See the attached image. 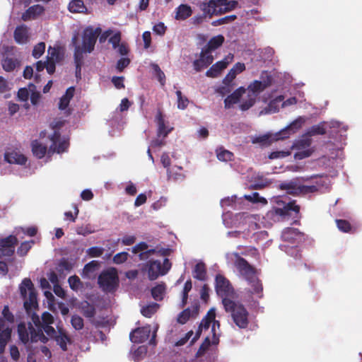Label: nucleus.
Returning <instances> with one entry per match:
<instances>
[{
  "label": "nucleus",
  "instance_id": "49",
  "mask_svg": "<svg viewBox=\"0 0 362 362\" xmlns=\"http://www.w3.org/2000/svg\"><path fill=\"white\" fill-rule=\"evenodd\" d=\"M244 197L247 200L252 202H257V203H261L262 204H266L267 203V201L266 200V199L260 197L259 195V194L257 192H254L252 194H249V195H245Z\"/></svg>",
  "mask_w": 362,
  "mask_h": 362
},
{
  "label": "nucleus",
  "instance_id": "11",
  "mask_svg": "<svg viewBox=\"0 0 362 362\" xmlns=\"http://www.w3.org/2000/svg\"><path fill=\"white\" fill-rule=\"evenodd\" d=\"M100 33V28L93 29V27H87L83 33L81 48L88 53H90L94 49L97 38Z\"/></svg>",
  "mask_w": 362,
  "mask_h": 362
},
{
  "label": "nucleus",
  "instance_id": "57",
  "mask_svg": "<svg viewBox=\"0 0 362 362\" xmlns=\"http://www.w3.org/2000/svg\"><path fill=\"white\" fill-rule=\"evenodd\" d=\"M291 154L289 151H276L271 153L269 156L270 159L285 158Z\"/></svg>",
  "mask_w": 362,
  "mask_h": 362
},
{
  "label": "nucleus",
  "instance_id": "40",
  "mask_svg": "<svg viewBox=\"0 0 362 362\" xmlns=\"http://www.w3.org/2000/svg\"><path fill=\"white\" fill-rule=\"evenodd\" d=\"M98 267V263L97 261H91L85 265L82 276L83 277L90 278L93 275H94V272L97 269Z\"/></svg>",
  "mask_w": 362,
  "mask_h": 362
},
{
  "label": "nucleus",
  "instance_id": "27",
  "mask_svg": "<svg viewBox=\"0 0 362 362\" xmlns=\"http://www.w3.org/2000/svg\"><path fill=\"white\" fill-rule=\"evenodd\" d=\"M11 329L8 326H5L4 322L0 321V354L3 353L11 337Z\"/></svg>",
  "mask_w": 362,
  "mask_h": 362
},
{
  "label": "nucleus",
  "instance_id": "24",
  "mask_svg": "<svg viewBox=\"0 0 362 362\" xmlns=\"http://www.w3.org/2000/svg\"><path fill=\"white\" fill-rule=\"evenodd\" d=\"M328 125L330 128H339L341 124L339 122L337 121H332L329 123L321 122L317 125H314L313 127H312L308 132V134L310 136L324 134L326 132V128Z\"/></svg>",
  "mask_w": 362,
  "mask_h": 362
},
{
  "label": "nucleus",
  "instance_id": "12",
  "mask_svg": "<svg viewBox=\"0 0 362 362\" xmlns=\"http://www.w3.org/2000/svg\"><path fill=\"white\" fill-rule=\"evenodd\" d=\"M281 189L286 190L288 194H300L313 192L316 187L301 185L297 181H291L281 185Z\"/></svg>",
  "mask_w": 362,
  "mask_h": 362
},
{
  "label": "nucleus",
  "instance_id": "30",
  "mask_svg": "<svg viewBox=\"0 0 362 362\" xmlns=\"http://www.w3.org/2000/svg\"><path fill=\"white\" fill-rule=\"evenodd\" d=\"M192 9L187 4H180L175 9V18L177 21H185L190 17L192 14Z\"/></svg>",
  "mask_w": 362,
  "mask_h": 362
},
{
  "label": "nucleus",
  "instance_id": "51",
  "mask_svg": "<svg viewBox=\"0 0 362 362\" xmlns=\"http://www.w3.org/2000/svg\"><path fill=\"white\" fill-rule=\"evenodd\" d=\"M259 81H265L264 84H265V86L267 88L269 87L273 81V78L271 75V74L268 71H262L259 77Z\"/></svg>",
  "mask_w": 362,
  "mask_h": 362
},
{
  "label": "nucleus",
  "instance_id": "39",
  "mask_svg": "<svg viewBox=\"0 0 362 362\" xmlns=\"http://www.w3.org/2000/svg\"><path fill=\"white\" fill-rule=\"evenodd\" d=\"M194 277L199 279L204 280L206 278V267L202 262H199L196 264L194 269Z\"/></svg>",
  "mask_w": 362,
  "mask_h": 362
},
{
  "label": "nucleus",
  "instance_id": "47",
  "mask_svg": "<svg viewBox=\"0 0 362 362\" xmlns=\"http://www.w3.org/2000/svg\"><path fill=\"white\" fill-rule=\"evenodd\" d=\"M217 158L221 161L230 160L233 158V153L228 150L220 148L216 150Z\"/></svg>",
  "mask_w": 362,
  "mask_h": 362
},
{
  "label": "nucleus",
  "instance_id": "15",
  "mask_svg": "<svg viewBox=\"0 0 362 362\" xmlns=\"http://www.w3.org/2000/svg\"><path fill=\"white\" fill-rule=\"evenodd\" d=\"M18 100L25 108H28L30 105H36L40 99V92H16Z\"/></svg>",
  "mask_w": 362,
  "mask_h": 362
},
{
  "label": "nucleus",
  "instance_id": "22",
  "mask_svg": "<svg viewBox=\"0 0 362 362\" xmlns=\"http://www.w3.org/2000/svg\"><path fill=\"white\" fill-rule=\"evenodd\" d=\"M310 144V141L305 139V141H299L295 144L296 148L299 150L294 155L296 159L301 160L311 155L312 151L308 148Z\"/></svg>",
  "mask_w": 362,
  "mask_h": 362
},
{
  "label": "nucleus",
  "instance_id": "17",
  "mask_svg": "<svg viewBox=\"0 0 362 362\" xmlns=\"http://www.w3.org/2000/svg\"><path fill=\"white\" fill-rule=\"evenodd\" d=\"M233 56H228L223 59L213 64L209 70L206 72V76L211 78H216L218 76L221 72L227 68L228 65L233 59Z\"/></svg>",
  "mask_w": 362,
  "mask_h": 362
},
{
  "label": "nucleus",
  "instance_id": "25",
  "mask_svg": "<svg viewBox=\"0 0 362 362\" xmlns=\"http://www.w3.org/2000/svg\"><path fill=\"white\" fill-rule=\"evenodd\" d=\"M238 217L242 220V223L243 226H247L248 233L252 232L257 228H260L259 224L257 222V220L259 218L257 216H250L245 214H240Z\"/></svg>",
  "mask_w": 362,
  "mask_h": 362
},
{
  "label": "nucleus",
  "instance_id": "41",
  "mask_svg": "<svg viewBox=\"0 0 362 362\" xmlns=\"http://www.w3.org/2000/svg\"><path fill=\"white\" fill-rule=\"evenodd\" d=\"M165 293V286L160 284L153 287L151 290L153 298L156 300H162Z\"/></svg>",
  "mask_w": 362,
  "mask_h": 362
},
{
  "label": "nucleus",
  "instance_id": "7",
  "mask_svg": "<svg viewBox=\"0 0 362 362\" xmlns=\"http://www.w3.org/2000/svg\"><path fill=\"white\" fill-rule=\"evenodd\" d=\"M216 291L222 298L225 309H229L234 297V291L229 281L221 274L216 277Z\"/></svg>",
  "mask_w": 362,
  "mask_h": 362
},
{
  "label": "nucleus",
  "instance_id": "9",
  "mask_svg": "<svg viewBox=\"0 0 362 362\" xmlns=\"http://www.w3.org/2000/svg\"><path fill=\"white\" fill-rule=\"evenodd\" d=\"M98 284L103 291H114L119 284L117 270L114 268H109L103 272L98 277Z\"/></svg>",
  "mask_w": 362,
  "mask_h": 362
},
{
  "label": "nucleus",
  "instance_id": "36",
  "mask_svg": "<svg viewBox=\"0 0 362 362\" xmlns=\"http://www.w3.org/2000/svg\"><path fill=\"white\" fill-rule=\"evenodd\" d=\"M54 337L62 349L66 351L67 349V344L71 342L69 337L66 333L62 329H59L57 334H56Z\"/></svg>",
  "mask_w": 362,
  "mask_h": 362
},
{
  "label": "nucleus",
  "instance_id": "63",
  "mask_svg": "<svg viewBox=\"0 0 362 362\" xmlns=\"http://www.w3.org/2000/svg\"><path fill=\"white\" fill-rule=\"evenodd\" d=\"M71 325L76 329H81L83 327V319L78 316H73L71 318Z\"/></svg>",
  "mask_w": 362,
  "mask_h": 362
},
{
  "label": "nucleus",
  "instance_id": "45",
  "mask_svg": "<svg viewBox=\"0 0 362 362\" xmlns=\"http://www.w3.org/2000/svg\"><path fill=\"white\" fill-rule=\"evenodd\" d=\"M200 59H203V62H204V65L206 67L209 66L211 64H212L214 61V57L211 54V52L209 50H206L205 48H202L200 55Z\"/></svg>",
  "mask_w": 362,
  "mask_h": 362
},
{
  "label": "nucleus",
  "instance_id": "37",
  "mask_svg": "<svg viewBox=\"0 0 362 362\" xmlns=\"http://www.w3.org/2000/svg\"><path fill=\"white\" fill-rule=\"evenodd\" d=\"M182 168L180 166H174L170 169L167 170V174L169 179L174 180H183L185 175L181 173Z\"/></svg>",
  "mask_w": 362,
  "mask_h": 362
},
{
  "label": "nucleus",
  "instance_id": "16",
  "mask_svg": "<svg viewBox=\"0 0 362 362\" xmlns=\"http://www.w3.org/2000/svg\"><path fill=\"white\" fill-rule=\"evenodd\" d=\"M1 66L6 72H11L21 66V59L14 54H6L1 59Z\"/></svg>",
  "mask_w": 362,
  "mask_h": 362
},
{
  "label": "nucleus",
  "instance_id": "23",
  "mask_svg": "<svg viewBox=\"0 0 362 362\" xmlns=\"http://www.w3.org/2000/svg\"><path fill=\"white\" fill-rule=\"evenodd\" d=\"M282 239L288 243H298L303 240V235L296 229L286 228L282 233Z\"/></svg>",
  "mask_w": 362,
  "mask_h": 362
},
{
  "label": "nucleus",
  "instance_id": "56",
  "mask_svg": "<svg viewBox=\"0 0 362 362\" xmlns=\"http://www.w3.org/2000/svg\"><path fill=\"white\" fill-rule=\"evenodd\" d=\"M33 244V241H28L23 243L18 250V253L22 256L26 255L28 251L30 249Z\"/></svg>",
  "mask_w": 362,
  "mask_h": 362
},
{
  "label": "nucleus",
  "instance_id": "26",
  "mask_svg": "<svg viewBox=\"0 0 362 362\" xmlns=\"http://www.w3.org/2000/svg\"><path fill=\"white\" fill-rule=\"evenodd\" d=\"M282 132H279L275 134H267L253 139V143H259L262 144H269L273 141L284 139L285 136H281Z\"/></svg>",
  "mask_w": 362,
  "mask_h": 362
},
{
  "label": "nucleus",
  "instance_id": "46",
  "mask_svg": "<svg viewBox=\"0 0 362 362\" xmlns=\"http://www.w3.org/2000/svg\"><path fill=\"white\" fill-rule=\"evenodd\" d=\"M73 98V92H65L59 102V108L62 110H65Z\"/></svg>",
  "mask_w": 362,
  "mask_h": 362
},
{
  "label": "nucleus",
  "instance_id": "64",
  "mask_svg": "<svg viewBox=\"0 0 362 362\" xmlns=\"http://www.w3.org/2000/svg\"><path fill=\"white\" fill-rule=\"evenodd\" d=\"M129 64L130 59L129 58H121L117 61L116 67L118 71H122Z\"/></svg>",
  "mask_w": 362,
  "mask_h": 362
},
{
  "label": "nucleus",
  "instance_id": "21",
  "mask_svg": "<svg viewBox=\"0 0 362 362\" xmlns=\"http://www.w3.org/2000/svg\"><path fill=\"white\" fill-rule=\"evenodd\" d=\"M5 160L9 163L17 164L21 165H25L27 158L18 150H8L4 155Z\"/></svg>",
  "mask_w": 362,
  "mask_h": 362
},
{
  "label": "nucleus",
  "instance_id": "20",
  "mask_svg": "<svg viewBox=\"0 0 362 362\" xmlns=\"http://www.w3.org/2000/svg\"><path fill=\"white\" fill-rule=\"evenodd\" d=\"M151 332L150 325L134 329L130 334V339L134 343H143L149 337Z\"/></svg>",
  "mask_w": 362,
  "mask_h": 362
},
{
  "label": "nucleus",
  "instance_id": "14",
  "mask_svg": "<svg viewBox=\"0 0 362 362\" xmlns=\"http://www.w3.org/2000/svg\"><path fill=\"white\" fill-rule=\"evenodd\" d=\"M155 122L157 126L158 136L165 138L168 134L173 129V127L170 124L169 122L166 119L165 116L162 114L160 111H158L155 116Z\"/></svg>",
  "mask_w": 362,
  "mask_h": 362
},
{
  "label": "nucleus",
  "instance_id": "28",
  "mask_svg": "<svg viewBox=\"0 0 362 362\" xmlns=\"http://www.w3.org/2000/svg\"><path fill=\"white\" fill-rule=\"evenodd\" d=\"M44 11H45V8L42 6H41L40 4L33 5L32 6L29 7L25 11V12H24L23 13L22 19L24 21H27L30 19H35L38 16L43 13Z\"/></svg>",
  "mask_w": 362,
  "mask_h": 362
},
{
  "label": "nucleus",
  "instance_id": "44",
  "mask_svg": "<svg viewBox=\"0 0 362 362\" xmlns=\"http://www.w3.org/2000/svg\"><path fill=\"white\" fill-rule=\"evenodd\" d=\"M237 19L236 15H229L216 20L211 23L213 26H218L223 24H229Z\"/></svg>",
  "mask_w": 362,
  "mask_h": 362
},
{
  "label": "nucleus",
  "instance_id": "62",
  "mask_svg": "<svg viewBox=\"0 0 362 362\" xmlns=\"http://www.w3.org/2000/svg\"><path fill=\"white\" fill-rule=\"evenodd\" d=\"M146 354V348L144 346H139L133 354L134 361H139L144 355Z\"/></svg>",
  "mask_w": 362,
  "mask_h": 362
},
{
  "label": "nucleus",
  "instance_id": "1",
  "mask_svg": "<svg viewBox=\"0 0 362 362\" xmlns=\"http://www.w3.org/2000/svg\"><path fill=\"white\" fill-rule=\"evenodd\" d=\"M20 292L24 300V308L28 315H31L33 322L35 327L30 323L27 329L24 323H21L18 327V335L21 341L25 344L30 339L31 341H40L45 343L47 341V337L43 334L44 330L49 337H54L56 333L54 329L51 326L54 322L52 315L49 313H44L42 316V325L40 317L35 314H32V310L37 306V295L30 279H24L19 286Z\"/></svg>",
  "mask_w": 362,
  "mask_h": 362
},
{
  "label": "nucleus",
  "instance_id": "32",
  "mask_svg": "<svg viewBox=\"0 0 362 362\" xmlns=\"http://www.w3.org/2000/svg\"><path fill=\"white\" fill-rule=\"evenodd\" d=\"M305 119L303 117H299L296 120H294L292 123H291L290 125L284 128V129L281 130L280 132H282L283 136H285L284 138H286L288 136V135L291 133L295 132L297 129H300L303 124L305 122Z\"/></svg>",
  "mask_w": 362,
  "mask_h": 362
},
{
  "label": "nucleus",
  "instance_id": "38",
  "mask_svg": "<svg viewBox=\"0 0 362 362\" xmlns=\"http://www.w3.org/2000/svg\"><path fill=\"white\" fill-rule=\"evenodd\" d=\"M68 8L71 13H83L86 9L82 0H72Z\"/></svg>",
  "mask_w": 362,
  "mask_h": 362
},
{
  "label": "nucleus",
  "instance_id": "54",
  "mask_svg": "<svg viewBox=\"0 0 362 362\" xmlns=\"http://www.w3.org/2000/svg\"><path fill=\"white\" fill-rule=\"evenodd\" d=\"M265 81H254L247 88V90H264L267 87L264 84Z\"/></svg>",
  "mask_w": 362,
  "mask_h": 362
},
{
  "label": "nucleus",
  "instance_id": "52",
  "mask_svg": "<svg viewBox=\"0 0 362 362\" xmlns=\"http://www.w3.org/2000/svg\"><path fill=\"white\" fill-rule=\"evenodd\" d=\"M152 66L158 81L160 83L161 85H164L165 81V74L161 71L158 64H154L152 65Z\"/></svg>",
  "mask_w": 362,
  "mask_h": 362
},
{
  "label": "nucleus",
  "instance_id": "60",
  "mask_svg": "<svg viewBox=\"0 0 362 362\" xmlns=\"http://www.w3.org/2000/svg\"><path fill=\"white\" fill-rule=\"evenodd\" d=\"M121 41V33L120 32H117L115 33L110 39L109 42L112 44V47L116 49L117 46L120 44Z\"/></svg>",
  "mask_w": 362,
  "mask_h": 362
},
{
  "label": "nucleus",
  "instance_id": "10",
  "mask_svg": "<svg viewBox=\"0 0 362 362\" xmlns=\"http://www.w3.org/2000/svg\"><path fill=\"white\" fill-rule=\"evenodd\" d=\"M227 312H230L235 324L240 328H246L249 320L248 313L246 309L239 303L231 300V305L229 309H226Z\"/></svg>",
  "mask_w": 362,
  "mask_h": 362
},
{
  "label": "nucleus",
  "instance_id": "18",
  "mask_svg": "<svg viewBox=\"0 0 362 362\" xmlns=\"http://www.w3.org/2000/svg\"><path fill=\"white\" fill-rule=\"evenodd\" d=\"M132 252L134 254L139 253V259L144 260L148 258L151 255H156V257L160 255V252L155 249L148 250V245L144 242H141L132 247Z\"/></svg>",
  "mask_w": 362,
  "mask_h": 362
},
{
  "label": "nucleus",
  "instance_id": "6",
  "mask_svg": "<svg viewBox=\"0 0 362 362\" xmlns=\"http://www.w3.org/2000/svg\"><path fill=\"white\" fill-rule=\"evenodd\" d=\"M238 5V2L235 0H207L202 9L210 16H221L234 10Z\"/></svg>",
  "mask_w": 362,
  "mask_h": 362
},
{
  "label": "nucleus",
  "instance_id": "29",
  "mask_svg": "<svg viewBox=\"0 0 362 362\" xmlns=\"http://www.w3.org/2000/svg\"><path fill=\"white\" fill-rule=\"evenodd\" d=\"M13 37L18 44L26 43L28 40V30L25 25L17 26L14 30Z\"/></svg>",
  "mask_w": 362,
  "mask_h": 362
},
{
  "label": "nucleus",
  "instance_id": "13",
  "mask_svg": "<svg viewBox=\"0 0 362 362\" xmlns=\"http://www.w3.org/2000/svg\"><path fill=\"white\" fill-rule=\"evenodd\" d=\"M268 95L264 103H267V107L260 111V115L272 114L278 112L280 107H283L284 97L281 95H274L270 92H267Z\"/></svg>",
  "mask_w": 362,
  "mask_h": 362
},
{
  "label": "nucleus",
  "instance_id": "53",
  "mask_svg": "<svg viewBox=\"0 0 362 362\" xmlns=\"http://www.w3.org/2000/svg\"><path fill=\"white\" fill-rule=\"evenodd\" d=\"M177 107L184 110L189 104L188 99L182 95V92H177Z\"/></svg>",
  "mask_w": 362,
  "mask_h": 362
},
{
  "label": "nucleus",
  "instance_id": "42",
  "mask_svg": "<svg viewBox=\"0 0 362 362\" xmlns=\"http://www.w3.org/2000/svg\"><path fill=\"white\" fill-rule=\"evenodd\" d=\"M159 305L158 303H152L149 305L144 306L141 309V314L146 317H151L158 309Z\"/></svg>",
  "mask_w": 362,
  "mask_h": 362
},
{
  "label": "nucleus",
  "instance_id": "48",
  "mask_svg": "<svg viewBox=\"0 0 362 362\" xmlns=\"http://www.w3.org/2000/svg\"><path fill=\"white\" fill-rule=\"evenodd\" d=\"M45 50V43L43 42H39L34 47L32 52V55L34 58L38 59L44 54Z\"/></svg>",
  "mask_w": 362,
  "mask_h": 362
},
{
  "label": "nucleus",
  "instance_id": "8",
  "mask_svg": "<svg viewBox=\"0 0 362 362\" xmlns=\"http://www.w3.org/2000/svg\"><path fill=\"white\" fill-rule=\"evenodd\" d=\"M171 264L168 259H150L145 264V271L150 280H154L160 276L165 275L170 269Z\"/></svg>",
  "mask_w": 362,
  "mask_h": 362
},
{
  "label": "nucleus",
  "instance_id": "31",
  "mask_svg": "<svg viewBox=\"0 0 362 362\" xmlns=\"http://www.w3.org/2000/svg\"><path fill=\"white\" fill-rule=\"evenodd\" d=\"M71 43L74 47V57L75 64H82L83 60V54L86 52L78 44V35H74L71 39Z\"/></svg>",
  "mask_w": 362,
  "mask_h": 362
},
{
  "label": "nucleus",
  "instance_id": "58",
  "mask_svg": "<svg viewBox=\"0 0 362 362\" xmlns=\"http://www.w3.org/2000/svg\"><path fill=\"white\" fill-rule=\"evenodd\" d=\"M166 30H167V27L162 22H160V23L156 24L153 27V31L156 34L160 35V36L163 35L165 33Z\"/></svg>",
  "mask_w": 362,
  "mask_h": 362
},
{
  "label": "nucleus",
  "instance_id": "33",
  "mask_svg": "<svg viewBox=\"0 0 362 362\" xmlns=\"http://www.w3.org/2000/svg\"><path fill=\"white\" fill-rule=\"evenodd\" d=\"M300 207L296 205L294 202H291L286 204L284 208H277L274 210L276 214L280 216H285L290 215L292 211L298 214L299 212Z\"/></svg>",
  "mask_w": 362,
  "mask_h": 362
},
{
  "label": "nucleus",
  "instance_id": "34",
  "mask_svg": "<svg viewBox=\"0 0 362 362\" xmlns=\"http://www.w3.org/2000/svg\"><path fill=\"white\" fill-rule=\"evenodd\" d=\"M206 3H207V0H205L202 2L199 3V7L200 10L203 12V13L196 15L190 19L191 23L192 25H194L195 26H198L204 23V21H205L206 17H209V18H211L213 17V16H210V14L207 13L206 11H204L202 9L203 4H206Z\"/></svg>",
  "mask_w": 362,
  "mask_h": 362
},
{
  "label": "nucleus",
  "instance_id": "4",
  "mask_svg": "<svg viewBox=\"0 0 362 362\" xmlns=\"http://www.w3.org/2000/svg\"><path fill=\"white\" fill-rule=\"evenodd\" d=\"M226 258L229 262L234 263L239 274L247 281L250 291L260 297L262 286L257 278V271L235 252L228 253Z\"/></svg>",
  "mask_w": 362,
  "mask_h": 362
},
{
  "label": "nucleus",
  "instance_id": "19",
  "mask_svg": "<svg viewBox=\"0 0 362 362\" xmlns=\"http://www.w3.org/2000/svg\"><path fill=\"white\" fill-rule=\"evenodd\" d=\"M17 242V238L14 235L0 240V257L11 256L14 252V245Z\"/></svg>",
  "mask_w": 362,
  "mask_h": 362
},
{
  "label": "nucleus",
  "instance_id": "59",
  "mask_svg": "<svg viewBox=\"0 0 362 362\" xmlns=\"http://www.w3.org/2000/svg\"><path fill=\"white\" fill-rule=\"evenodd\" d=\"M128 255V253L126 252L117 253L114 256L113 262L115 264H122L127 259Z\"/></svg>",
  "mask_w": 362,
  "mask_h": 362
},
{
  "label": "nucleus",
  "instance_id": "43",
  "mask_svg": "<svg viewBox=\"0 0 362 362\" xmlns=\"http://www.w3.org/2000/svg\"><path fill=\"white\" fill-rule=\"evenodd\" d=\"M2 317H0V321H3L4 322L5 326H8L10 327V325L12 324L13 321V316L10 313L8 307L4 306L2 310Z\"/></svg>",
  "mask_w": 362,
  "mask_h": 362
},
{
  "label": "nucleus",
  "instance_id": "3",
  "mask_svg": "<svg viewBox=\"0 0 362 362\" xmlns=\"http://www.w3.org/2000/svg\"><path fill=\"white\" fill-rule=\"evenodd\" d=\"M216 310L211 308L209 310L205 317L202 320L196 336L192 339L193 343L202 333L206 334L205 339L197 351V356H202L211 345L218 344L219 339L217 335V330L219 329V322L215 320Z\"/></svg>",
  "mask_w": 362,
  "mask_h": 362
},
{
  "label": "nucleus",
  "instance_id": "55",
  "mask_svg": "<svg viewBox=\"0 0 362 362\" xmlns=\"http://www.w3.org/2000/svg\"><path fill=\"white\" fill-rule=\"evenodd\" d=\"M37 233V228L34 226L29 227L26 229L19 228L16 229V235H20L21 233L27 234L28 236H34Z\"/></svg>",
  "mask_w": 362,
  "mask_h": 362
},
{
  "label": "nucleus",
  "instance_id": "2",
  "mask_svg": "<svg viewBox=\"0 0 362 362\" xmlns=\"http://www.w3.org/2000/svg\"><path fill=\"white\" fill-rule=\"evenodd\" d=\"M63 124L61 121L54 122L52 124L53 133L49 135V144H45L42 140L33 142L32 150L35 156L41 158L46 154L50 156L51 153L54 152L60 153L67 149L69 146L67 139L62 137L58 132Z\"/></svg>",
  "mask_w": 362,
  "mask_h": 362
},
{
  "label": "nucleus",
  "instance_id": "50",
  "mask_svg": "<svg viewBox=\"0 0 362 362\" xmlns=\"http://www.w3.org/2000/svg\"><path fill=\"white\" fill-rule=\"evenodd\" d=\"M68 282L71 288L74 291H78L81 287V282L76 276H71L69 278Z\"/></svg>",
  "mask_w": 362,
  "mask_h": 362
},
{
  "label": "nucleus",
  "instance_id": "5",
  "mask_svg": "<svg viewBox=\"0 0 362 362\" xmlns=\"http://www.w3.org/2000/svg\"><path fill=\"white\" fill-rule=\"evenodd\" d=\"M257 92H233L225 99V107L230 108L238 105L242 110L249 109L255 103Z\"/></svg>",
  "mask_w": 362,
  "mask_h": 362
},
{
  "label": "nucleus",
  "instance_id": "35",
  "mask_svg": "<svg viewBox=\"0 0 362 362\" xmlns=\"http://www.w3.org/2000/svg\"><path fill=\"white\" fill-rule=\"evenodd\" d=\"M224 37L222 35L214 36L209 40L206 45L204 47V48L211 52L212 51L221 47L224 42Z\"/></svg>",
  "mask_w": 362,
  "mask_h": 362
},
{
  "label": "nucleus",
  "instance_id": "61",
  "mask_svg": "<svg viewBox=\"0 0 362 362\" xmlns=\"http://www.w3.org/2000/svg\"><path fill=\"white\" fill-rule=\"evenodd\" d=\"M235 77L236 74L233 73L231 70H230L229 72L223 78V83L228 88H230L231 86L233 81L235 79Z\"/></svg>",
  "mask_w": 362,
  "mask_h": 362
}]
</instances>
